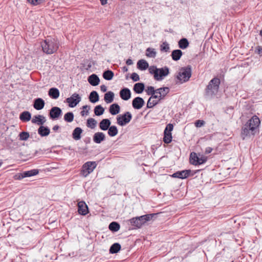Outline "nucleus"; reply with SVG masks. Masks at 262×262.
<instances>
[{
    "mask_svg": "<svg viewBox=\"0 0 262 262\" xmlns=\"http://www.w3.org/2000/svg\"><path fill=\"white\" fill-rule=\"evenodd\" d=\"M221 80L217 77L213 78L208 83L205 89L204 96L206 98L211 99L219 92Z\"/></svg>",
    "mask_w": 262,
    "mask_h": 262,
    "instance_id": "nucleus-1",
    "label": "nucleus"
},
{
    "mask_svg": "<svg viewBox=\"0 0 262 262\" xmlns=\"http://www.w3.org/2000/svg\"><path fill=\"white\" fill-rule=\"evenodd\" d=\"M59 46V42L55 38L47 39L41 43L43 52L47 54H52L56 52Z\"/></svg>",
    "mask_w": 262,
    "mask_h": 262,
    "instance_id": "nucleus-2",
    "label": "nucleus"
},
{
    "mask_svg": "<svg viewBox=\"0 0 262 262\" xmlns=\"http://www.w3.org/2000/svg\"><path fill=\"white\" fill-rule=\"evenodd\" d=\"M149 73L154 75V79L157 81H161L169 74V69L165 66L158 68L155 66H150L148 69Z\"/></svg>",
    "mask_w": 262,
    "mask_h": 262,
    "instance_id": "nucleus-3",
    "label": "nucleus"
},
{
    "mask_svg": "<svg viewBox=\"0 0 262 262\" xmlns=\"http://www.w3.org/2000/svg\"><path fill=\"white\" fill-rule=\"evenodd\" d=\"M192 69L191 66L182 67L178 73L176 78L178 80L177 82L183 83L188 81L191 76Z\"/></svg>",
    "mask_w": 262,
    "mask_h": 262,
    "instance_id": "nucleus-4",
    "label": "nucleus"
},
{
    "mask_svg": "<svg viewBox=\"0 0 262 262\" xmlns=\"http://www.w3.org/2000/svg\"><path fill=\"white\" fill-rule=\"evenodd\" d=\"M260 123L259 118L254 115L246 123L242 131H254L258 128Z\"/></svg>",
    "mask_w": 262,
    "mask_h": 262,
    "instance_id": "nucleus-5",
    "label": "nucleus"
},
{
    "mask_svg": "<svg viewBox=\"0 0 262 262\" xmlns=\"http://www.w3.org/2000/svg\"><path fill=\"white\" fill-rule=\"evenodd\" d=\"M155 215V214H150L134 217L132 219L130 222L132 225L140 228L143 224L150 221Z\"/></svg>",
    "mask_w": 262,
    "mask_h": 262,
    "instance_id": "nucleus-6",
    "label": "nucleus"
},
{
    "mask_svg": "<svg viewBox=\"0 0 262 262\" xmlns=\"http://www.w3.org/2000/svg\"><path fill=\"white\" fill-rule=\"evenodd\" d=\"M132 118V115L129 112H126L117 116V123L120 126H124L128 124Z\"/></svg>",
    "mask_w": 262,
    "mask_h": 262,
    "instance_id": "nucleus-7",
    "label": "nucleus"
},
{
    "mask_svg": "<svg viewBox=\"0 0 262 262\" xmlns=\"http://www.w3.org/2000/svg\"><path fill=\"white\" fill-rule=\"evenodd\" d=\"M96 165L97 164L95 162H86L82 166L81 174L85 177L88 176L94 170Z\"/></svg>",
    "mask_w": 262,
    "mask_h": 262,
    "instance_id": "nucleus-8",
    "label": "nucleus"
},
{
    "mask_svg": "<svg viewBox=\"0 0 262 262\" xmlns=\"http://www.w3.org/2000/svg\"><path fill=\"white\" fill-rule=\"evenodd\" d=\"M81 98L79 94L75 93L66 100L70 107H75L81 101Z\"/></svg>",
    "mask_w": 262,
    "mask_h": 262,
    "instance_id": "nucleus-9",
    "label": "nucleus"
},
{
    "mask_svg": "<svg viewBox=\"0 0 262 262\" xmlns=\"http://www.w3.org/2000/svg\"><path fill=\"white\" fill-rule=\"evenodd\" d=\"M62 114V110L60 107L53 106L50 109L49 116L52 120H56L61 116Z\"/></svg>",
    "mask_w": 262,
    "mask_h": 262,
    "instance_id": "nucleus-10",
    "label": "nucleus"
},
{
    "mask_svg": "<svg viewBox=\"0 0 262 262\" xmlns=\"http://www.w3.org/2000/svg\"><path fill=\"white\" fill-rule=\"evenodd\" d=\"M144 99L140 97H136L132 100V106L135 110L141 109L144 105Z\"/></svg>",
    "mask_w": 262,
    "mask_h": 262,
    "instance_id": "nucleus-11",
    "label": "nucleus"
},
{
    "mask_svg": "<svg viewBox=\"0 0 262 262\" xmlns=\"http://www.w3.org/2000/svg\"><path fill=\"white\" fill-rule=\"evenodd\" d=\"M120 97L121 98L125 101H127L131 97V92L127 88H123L120 91Z\"/></svg>",
    "mask_w": 262,
    "mask_h": 262,
    "instance_id": "nucleus-12",
    "label": "nucleus"
},
{
    "mask_svg": "<svg viewBox=\"0 0 262 262\" xmlns=\"http://www.w3.org/2000/svg\"><path fill=\"white\" fill-rule=\"evenodd\" d=\"M45 105V101L41 98H37L34 99L33 107L36 110H42Z\"/></svg>",
    "mask_w": 262,
    "mask_h": 262,
    "instance_id": "nucleus-13",
    "label": "nucleus"
},
{
    "mask_svg": "<svg viewBox=\"0 0 262 262\" xmlns=\"http://www.w3.org/2000/svg\"><path fill=\"white\" fill-rule=\"evenodd\" d=\"M46 121V117L41 115H37L33 116L31 122L38 125H43Z\"/></svg>",
    "mask_w": 262,
    "mask_h": 262,
    "instance_id": "nucleus-14",
    "label": "nucleus"
},
{
    "mask_svg": "<svg viewBox=\"0 0 262 262\" xmlns=\"http://www.w3.org/2000/svg\"><path fill=\"white\" fill-rule=\"evenodd\" d=\"M78 211L81 215H86L88 213V207L84 202L81 201L78 203Z\"/></svg>",
    "mask_w": 262,
    "mask_h": 262,
    "instance_id": "nucleus-15",
    "label": "nucleus"
},
{
    "mask_svg": "<svg viewBox=\"0 0 262 262\" xmlns=\"http://www.w3.org/2000/svg\"><path fill=\"white\" fill-rule=\"evenodd\" d=\"M88 81L92 86H97L100 83V79L95 74H93L89 76L88 78Z\"/></svg>",
    "mask_w": 262,
    "mask_h": 262,
    "instance_id": "nucleus-16",
    "label": "nucleus"
},
{
    "mask_svg": "<svg viewBox=\"0 0 262 262\" xmlns=\"http://www.w3.org/2000/svg\"><path fill=\"white\" fill-rule=\"evenodd\" d=\"M191 171L190 170H183L181 171H178L172 174V177L177 178L180 179H185L187 178L190 173Z\"/></svg>",
    "mask_w": 262,
    "mask_h": 262,
    "instance_id": "nucleus-17",
    "label": "nucleus"
},
{
    "mask_svg": "<svg viewBox=\"0 0 262 262\" xmlns=\"http://www.w3.org/2000/svg\"><path fill=\"white\" fill-rule=\"evenodd\" d=\"M190 162L193 164L196 165L198 164H201L203 163L204 161L200 159L196 155V154L193 152L190 154Z\"/></svg>",
    "mask_w": 262,
    "mask_h": 262,
    "instance_id": "nucleus-18",
    "label": "nucleus"
},
{
    "mask_svg": "<svg viewBox=\"0 0 262 262\" xmlns=\"http://www.w3.org/2000/svg\"><path fill=\"white\" fill-rule=\"evenodd\" d=\"M111 124V121L108 119H103L99 123V127L100 129L103 131L107 130Z\"/></svg>",
    "mask_w": 262,
    "mask_h": 262,
    "instance_id": "nucleus-19",
    "label": "nucleus"
},
{
    "mask_svg": "<svg viewBox=\"0 0 262 262\" xmlns=\"http://www.w3.org/2000/svg\"><path fill=\"white\" fill-rule=\"evenodd\" d=\"M145 90V84L143 82H138L134 84L133 90L136 94H141Z\"/></svg>",
    "mask_w": 262,
    "mask_h": 262,
    "instance_id": "nucleus-20",
    "label": "nucleus"
},
{
    "mask_svg": "<svg viewBox=\"0 0 262 262\" xmlns=\"http://www.w3.org/2000/svg\"><path fill=\"white\" fill-rule=\"evenodd\" d=\"M137 66V68L141 71H144L149 68L148 63L144 59L139 60Z\"/></svg>",
    "mask_w": 262,
    "mask_h": 262,
    "instance_id": "nucleus-21",
    "label": "nucleus"
},
{
    "mask_svg": "<svg viewBox=\"0 0 262 262\" xmlns=\"http://www.w3.org/2000/svg\"><path fill=\"white\" fill-rule=\"evenodd\" d=\"M49 96L53 99H57L60 95L59 90L56 88H51L48 91Z\"/></svg>",
    "mask_w": 262,
    "mask_h": 262,
    "instance_id": "nucleus-22",
    "label": "nucleus"
},
{
    "mask_svg": "<svg viewBox=\"0 0 262 262\" xmlns=\"http://www.w3.org/2000/svg\"><path fill=\"white\" fill-rule=\"evenodd\" d=\"M182 55L183 52L181 50L176 49L172 51L171 56L173 60L178 61L180 59Z\"/></svg>",
    "mask_w": 262,
    "mask_h": 262,
    "instance_id": "nucleus-23",
    "label": "nucleus"
},
{
    "mask_svg": "<svg viewBox=\"0 0 262 262\" xmlns=\"http://www.w3.org/2000/svg\"><path fill=\"white\" fill-rule=\"evenodd\" d=\"M19 119L23 122H28L31 119V114L28 111H24L19 115Z\"/></svg>",
    "mask_w": 262,
    "mask_h": 262,
    "instance_id": "nucleus-24",
    "label": "nucleus"
},
{
    "mask_svg": "<svg viewBox=\"0 0 262 262\" xmlns=\"http://www.w3.org/2000/svg\"><path fill=\"white\" fill-rule=\"evenodd\" d=\"M89 100L93 103H95L99 100V96L98 93L95 91H92L89 97Z\"/></svg>",
    "mask_w": 262,
    "mask_h": 262,
    "instance_id": "nucleus-25",
    "label": "nucleus"
},
{
    "mask_svg": "<svg viewBox=\"0 0 262 262\" xmlns=\"http://www.w3.org/2000/svg\"><path fill=\"white\" fill-rule=\"evenodd\" d=\"M114 93L112 91H108L104 94V100L106 103H112L114 99Z\"/></svg>",
    "mask_w": 262,
    "mask_h": 262,
    "instance_id": "nucleus-26",
    "label": "nucleus"
},
{
    "mask_svg": "<svg viewBox=\"0 0 262 262\" xmlns=\"http://www.w3.org/2000/svg\"><path fill=\"white\" fill-rule=\"evenodd\" d=\"M97 121L92 118H88L86 122V126L91 129H95L97 126Z\"/></svg>",
    "mask_w": 262,
    "mask_h": 262,
    "instance_id": "nucleus-27",
    "label": "nucleus"
},
{
    "mask_svg": "<svg viewBox=\"0 0 262 262\" xmlns=\"http://www.w3.org/2000/svg\"><path fill=\"white\" fill-rule=\"evenodd\" d=\"M145 55L147 57L154 58L157 55V52L155 49L147 48L145 51Z\"/></svg>",
    "mask_w": 262,
    "mask_h": 262,
    "instance_id": "nucleus-28",
    "label": "nucleus"
},
{
    "mask_svg": "<svg viewBox=\"0 0 262 262\" xmlns=\"http://www.w3.org/2000/svg\"><path fill=\"white\" fill-rule=\"evenodd\" d=\"M179 47L181 49H185L189 46V42L187 38H183L181 39L178 42Z\"/></svg>",
    "mask_w": 262,
    "mask_h": 262,
    "instance_id": "nucleus-29",
    "label": "nucleus"
},
{
    "mask_svg": "<svg viewBox=\"0 0 262 262\" xmlns=\"http://www.w3.org/2000/svg\"><path fill=\"white\" fill-rule=\"evenodd\" d=\"M114 75V72L110 70H105L103 73V77L104 79L106 80H112L113 78Z\"/></svg>",
    "mask_w": 262,
    "mask_h": 262,
    "instance_id": "nucleus-30",
    "label": "nucleus"
},
{
    "mask_svg": "<svg viewBox=\"0 0 262 262\" xmlns=\"http://www.w3.org/2000/svg\"><path fill=\"white\" fill-rule=\"evenodd\" d=\"M104 135L102 133H97L94 136V141L97 143H100L104 139Z\"/></svg>",
    "mask_w": 262,
    "mask_h": 262,
    "instance_id": "nucleus-31",
    "label": "nucleus"
},
{
    "mask_svg": "<svg viewBox=\"0 0 262 262\" xmlns=\"http://www.w3.org/2000/svg\"><path fill=\"white\" fill-rule=\"evenodd\" d=\"M95 115L97 116L102 115L104 112V108L101 105H96L94 110Z\"/></svg>",
    "mask_w": 262,
    "mask_h": 262,
    "instance_id": "nucleus-32",
    "label": "nucleus"
},
{
    "mask_svg": "<svg viewBox=\"0 0 262 262\" xmlns=\"http://www.w3.org/2000/svg\"><path fill=\"white\" fill-rule=\"evenodd\" d=\"M121 249V245L118 243H115L112 245L110 249V253L114 254L118 252Z\"/></svg>",
    "mask_w": 262,
    "mask_h": 262,
    "instance_id": "nucleus-33",
    "label": "nucleus"
},
{
    "mask_svg": "<svg viewBox=\"0 0 262 262\" xmlns=\"http://www.w3.org/2000/svg\"><path fill=\"white\" fill-rule=\"evenodd\" d=\"M169 92V89L168 87H162L156 90V94L166 96Z\"/></svg>",
    "mask_w": 262,
    "mask_h": 262,
    "instance_id": "nucleus-34",
    "label": "nucleus"
},
{
    "mask_svg": "<svg viewBox=\"0 0 262 262\" xmlns=\"http://www.w3.org/2000/svg\"><path fill=\"white\" fill-rule=\"evenodd\" d=\"M39 172L38 169H32L31 170L23 172V174L25 178L30 177L37 175Z\"/></svg>",
    "mask_w": 262,
    "mask_h": 262,
    "instance_id": "nucleus-35",
    "label": "nucleus"
},
{
    "mask_svg": "<svg viewBox=\"0 0 262 262\" xmlns=\"http://www.w3.org/2000/svg\"><path fill=\"white\" fill-rule=\"evenodd\" d=\"M74 114L71 112H69L64 114L63 119L67 122H71L74 120Z\"/></svg>",
    "mask_w": 262,
    "mask_h": 262,
    "instance_id": "nucleus-36",
    "label": "nucleus"
},
{
    "mask_svg": "<svg viewBox=\"0 0 262 262\" xmlns=\"http://www.w3.org/2000/svg\"><path fill=\"white\" fill-rule=\"evenodd\" d=\"M159 103V101L156 100H152L151 98H149L146 104V107L147 108H153L155 106Z\"/></svg>",
    "mask_w": 262,
    "mask_h": 262,
    "instance_id": "nucleus-37",
    "label": "nucleus"
},
{
    "mask_svg": "<svg viewBox=\"0 0 262 262\" xmlns=\"http://www.w3.org/2000/svg\"><path fill=\"white\" fill-rule=\"evenodd\" d=\"M164 136L163 138V141L165 143H169L172 140V135L171 132H164Z\"/></svg>",
    "mask_w": 262,
    "mask_h": 262,
    "instance_id": "nucleus-38",
    "label": "nucleus"
},
{
    "mask_svg": "<svg viewBox=\"0 0 262 262\" xmlns=\"http://www.w3.org/2000/svg\"><path fill=\"white\" fill-rule=\"evenodd\" d=\"M109 229L112 231H117L120 229V225L116 222H112L109 225Z\"/></svg>",
    "mask_w": 262,
    "mask_h": 262,
    "instance_id": "nucleus-39",
    "label": "nucleus"
},
{
    "mask_svg": "<svg viewBox=\"0 0 262 262\" xmlns=\"http://www.w3.org/2000/svg\"><path fill=\"white\" fill-rule=\"evenodd\" d=\"M160 50L161 51L164 52H168L169 50V44L166 41L163 42L160 46Z\"/></svg>",
    "mask_w": 262,
    "mask_h": 262,
    "instance_id": "nucleus-40",
    "label": "nucleus"
},
{
    "mask_svg": "<svg viewBox=\"0 0 262 262\" xmlns=\"http://www.w3.org/2000/svg\"><path fill=\"white\" fill-rule=\"evenodd\" d=\"M145 92L147 95L151 96L152 94H154V93H156V90H155L152 86H148L145 90Z\"/></svg>",
    "mask_w": 262,
    "mask_h": 262,
    "instance_id": "nucleus-41",
    "label": "nucleus"
},
{
    "mask_svg": "<svg viewBox=\"0 0 262 262\" xmlns=\"http://www.w3.org/2000/svg\"><path fill=\"white\" fill-rule=\"evenodd\" d=\"M27 2L33 6L39 5L45 2V0H27Z\"/></svg>",
    "mask_w": 262,
    "mask_h": 262,
    "instance_id": "nucleus-42",
    "label": "nucleus"
},
{
    "mask_svg": "<svg viewBox=\"0 0 262 262\" xmlns=\"http://www.w3.org/2000/svg\"><path fill=\"white\" fill-rule=\"evenodd\" d=\"M117 106L113 105V104H111L109 107V112L112 115H117V110H116Z\"/></svg>",
    "mask_w": 262,
    "mask_h": 262,
    "instance_id": "nucleus-43",
    "label": "nucleus"
},
{
    "mask_svg": "<svg viewBox=\"0 0 262 262\" xmlns=\"http://www.w3.org/2000/svg\"><path fill=\"white\" fill-rule=\"evenodd\" d=\"M19 136L21 140H26L29 138V135L28 132H21Z\"/></svg>",
    "mask_w": 262,
    "mask_h": 262,
    "instance_id": "nucleus-44",
    "label": "nucleus"
},
{
    "mask_svg": "<svg viewBox=\"0 0 262 262\" xmlns=\"http://www.w3.org/2000/svg\"><path fill=\"white\" fill-rule=\"evenodd\" d=\"M253 132H242L241 134V137L243 139H245L247 137H251L254 136Z\"/></svg>",
    "mask_w": 262,
    "mask_h": 262,
    "instance_id": "nucleus-45",
    "label": "nucleus"
},
{
    "mask_svg": "<svg viewBox=\"0 0 262 262\" xmlns=\"http://www.w3.org/2000/svg\"><path fill=\"white\" fill-rule=\"evenodd\" d=\"M130 78L133 81L136 82L140 80V77L138 74L136 73H133L130 75Z\"/></svg>",
    "mask_w": 262,
    "mask_h": 262,
    "instance_id": "nucleus-46",
    "label": "nucleus"
},
{
    "mask_svg": "<svg viewBox=\"0 0 262 262\" xmlns=\"http://www.w3.org/2000/svg\"><path fill=\"white\" fill-rule=\"evenodd\" d=\"M194 125L197 127H200L205 124V121L202 120H198L194 122Z\"/></svg>",
    "mask_w": 262,
    "mask_h": 262,
    "instance_id": "nucleus-47",
    "label": "nucleus"
},
{
    "mask_svg": "<svg viewBox=\"0 0 262 262\" xmlns=\"http://www.w3.org/2000/svg\"><path fill=\"white\" fill-rule=\"evenodd\" d=\"M173 129V125L171 123L168 124L165 127L164 131L165 132H170L172 131Z\"/></svg>",
    "mask_w": 262,
    "mask_h": 262,
    "instance_id": "nucleus-48",
    "label": "nucleus"
},
{
    "mask_svg": "<svg viewBox=\"0 0 262 262\" xmlns=\"http://www.w3.org/2000/svg\"><path fill=\"white\" fill-rule=\"evenodd\" d=\"M37 131H50V129L47 126L41 125L38 128Z\"/></svg>",
    "mask_w": 262,
    "mask_h": 262,
    "instance_id": "nucleus-49",
    "label": "nucleus"
},
{
    "mask_svg": "<svg viewBox=\"0 0 262 262\" xmlns=\"http://www.w3.org/2000/svg\"><path fill=\"white\" fill-rule=\"evenodd\" d=\"M81 132H73V137L75 140H78L80 138V133Z\"/></svg>",
    "mask_w": 262,
    "mask_h": 262,
    "instance_id": "nucleus-50",
    "label": "nucleus"
},
{
    "mask_svg": "<svg viewBox=\"0 0 262 262\" xmlns=\"http://www.w3.org/2000/svg\"><path fill=\"white\" fill-rule=\"evenodd\" d=\"M25 177L24 176L23 173H19L15 175L14 179L15 180H21L23 178H24Z\"/></svg>",
    "mask_w": 262,
    "mask_h": 262,
    "instance_id": "nucleus-51",
    "label": "nucleus"
},
{
    "mask_svg": "<svg viewBox=\"0 0 262 262\" xmlns=\"http://www.w3.org/2000/svg\"><path fill=\"white\" fill-rule=\"evenodd\" d=\"M255 53L259 55H261L262 54V47L260 46H257L255 48Z\"/></svg>",
    "mask_w": 262,
    "mask_h": 262,
    "instance_id": "nucleus-52",
    "label": "nucleus"
},
{
    "mask_svg": "<svg viewBox=\"0 0 262 262\" xmlns=\"http://www.w3.org/2000/svg\"><path fill=\"white\" fill-rule=\"evenodd\" d=\"M108 131H118L117 128L115 125H112L110 126L108 129H107Z\"/></svg>",
    "mask_w": 262,
    "mask_h": 262,
    "instance_id": "nucleus-53",
    "label": "nucleus"
},
{
    "mask_svg": "<svg viewBox=\"0 0 262 262\" xmlns=\"http://www.w3.org/2000/svg\"><path fill=\"white\" fill-rule=\"evenodd\" d=\"M100 90L103 92H105L107 91V87L105 85H101L100 86Z\"/></svg>",
    "mask_w": 262,
    "mask_h": 262,
    "instance_id": "nucleus-54",
    "label": "nucleus"
},
{
    "mask_svg": "<svg viewBox=\"0 0 262 262\" xmlns=\"http://www.w3.org/2000/svg\"><path fill=\"white\" fill-rule=\"evenodd\" d=\"M50 132H38L41 137L47 136L49 134Z\"/></svg>",
    "mask_w": 262,
    "mask_h": 262,
    "instance_id": "nucleus-55",
    "label": "nucleus"
},
{
    "mask_svg": "<svg viewBox=\"0 0 262 262\" xmlns=\"http://www.w3.org/2000/svg\"><path fill=\"white\" fill-rule=\"evenodd\" d=\"M126 64L128 66L133 64V60L130 58L127 59L126 61Z\"/></svg>",
    "mask_w": 262,
    "mask_h": 262,
    "instance_id": "nucleus-56",
    "label": "nucleus"
},
{
    "mask_svg": "<svg viewBox=\"0 0 262 262\" xmlns=\"http://www.w3.org/2000/svg\"><path fill=\"white\" fill-rule=\"evenodd\" d=\"M113 105L117 106L116 110H117V114H118L120 112V107L119 105V104L117 103H113Z\"/></svg>",
    "mask_w": 262,
    "mask_h": 262,
    "instance_id": "nucleus-57",
    "label": "nucleus"
},
{
    "mask_svg": "<svg viewBox=\"0 0 262 262\" xmlns=\"http://www.w3.org/2000/svg\"><path fill=\"white\" fill-rule=\"evenodd\" d=\"M92 64L91 63V62H88V64H86V67H85V70H89L92 67Z\"/></svg>",
    "mask_w": 262,
    "mask_h": 262,
    "instance_id": "nucleus-58",
    "label": "nucleus"
},
{
    "mask_svg": "<svg viewBox=\"0 0 262 262\" xmlns=\"http://www.w3.org/2000/svg\"><path fill=\"white\" fill-rule=\"evenodd\" d=\"M166 96L165 95H158V100L157 101H159V103L160 102V101L161 100H163L164 99V98H165Z\"/></svg>",
    "mask_w": 262,
    "mask_h": 262,
    "instance_id": "nucleus-59",
    "label": "nucleus"
},
{
    "mask_svg": "<svg viewBox=\"0 0 262 262\" xmlns=\"http://www.w3.org/2000/svg\"><path fill=\"white\" fill-rule=\"evenodd\" d=\"M156 93H154L152 94L149 98H151V99H158V95H156Z\"/></svg>",
    "mask_w": 262,
    "mask_h": 262,
    "instance_id": "nucleus-60",
    "label": "nucleus"
},
{
    "mask_svg": "<svg viewBox=\"0 0 262 262\" xmlns=\"http://www.w3.org/2000/svg\"><path fill=\"white\" fill-rule=\"evenodd\" d=\"M82 108L83 110L88 109V110H86V113H88V112H89V110L90 109V106H89L88 105H84V106H82Z\"/></svg>",
    "mask_w": 262,
    "mask_h": 262,
    "instance_id": "nucleus-61",
    "label": "nucleus"
},
{
    "mask_svg": "<svg viewBox=\"0 0 262 262\" xmlns=\"http://www.w3.org/2000/svg\"><path fill=\"white\" fill-rule=\"evenodd\" d=\"M118 132H108L109 135L111 137H114L117 135Z\"/></svg>",
    "mask_w": 262,
    "mask_h": 262,
    "instance_id": "nucleus-62",
    "label": "nucleus"
},
{
    "mask_svg": "<svg viewBox=\"0 0 262 262\" xmlns=\"http://www.w3.org/2000/svg\"><path fill=\"white\" fill-rule=\"evenodd\" d=\"M212 150V149L211 147H208L206 148L205 152L207 154L210 153Z\"/></svg>",
    "mask_w": 262,
    "mask_h": 262,
    "instance_id": "nucleus-63",
    "label": "nucleus"
},
{
    "mask_svg": "<svg viewBox=\"0 0 262 262\" xmlns=\"http://www.w3.org/2000/svg\"><path fill=\"white\" fill-rule=\"evenodd\" d=\"M59 128V126L58 125H55V126H53L52 129L53 130V131H56L58 130Z\"/></svg>",
    "mask_w": 262,
    "mask_h": 262,
    "instance_id": "nucleus-64",
    "label": "nucleus"
}]
</instances>
